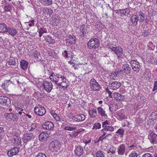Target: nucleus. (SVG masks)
<instances>
[{
	"label": "nucleus",
	"mask_w": 157,
	"mask_h": 157,
	"mask_svg": "<svg viewBox=\"0 0 157 157\" xmlns=\"http://www.w3.org/2000/svg\"><path fill=\"white\" fill-rule=\"evenodd\" d=\"M61 147L60 142L57 140H54L49 144L48 149L52 151H57Z\"/></svg>",
	"instance_id": "nucleus-1"
},
{
	"label": "nucleus",
	"mask_w": 157,
	"mask_h": 157,
	"mask_svg": "<svg viewBox=\"0 0 157 157\" xmlns=\"http://www.w3.org/2000/svg\"><path fill=\"white\" fill-rule=\"evenodd\" d=\"M63 75L59 74H54L52 73L50 76V79L52 82L54 83L57 86L60 84V82L64 77Z\"/></svg>",
	"instance_id": "nucleus-2"
},
{
	"label": "nucleus",
	"mask_w": 157,
	"mask_h": 157,
	"mask_svg": "<svg viewBox=\"0 0 157 157\" xmlns=\"http://www.w3.org/2000/svg\"><path fill=\"white\" fill-rule=\"evenodd\" d=\"M110 47V49L116 55L118 59L122 58L124 54L123 50L121 47L119 46Z\"/></svg>",
	"instance_id": "nucleus-3"
},
{
	"label": "nucleus",
	"mask_w": 157,
	"mask_h": 157,
	"mask_svg": "<svg viewBox=\"0 0 157 157\" xmlns=\"http://www.w3.org/2000/svg\"><path fill=\"white\" fill-rule=\"evenodd\" d=\"M99 45V40L97 38H91L87 43V45L90 48L95 49Z\"/></svg>",
	"instance_id": "nucleus-4"
},
{
	"label": "nucleus",
	"mask_w": 157,
	"mask_h": 157,
	"mask_svg": "<svg viewBox=\"0 0 157 157\" xmlns=\"http://www.w3.org/2000/svg\"><path fill=\"white\" fill-rule=\"evenodd\" d=\"M14 113L15 114H14L12 113H5L4 116L8 120L12 121L13 119V122H17L18 120V118L17 115L18 113H16V111L14 112Z\"/></svg>",
	"instance_id": "nucleus-5"
},
{
	"label": "nucleus",
	"mask_w": 157,
	"mask_h": 157,
	"mask_svg": "<svg viewBox=\"0 0 157 157\" xmlns=\"http://www.w3.org/2000/svg\"><path fill=\"white\" fill-rule=\"evenodd\" d=\"M90 83V88L93 91H99L101 89V86L94 78L91 79Z\"/></svg>",
	"instance_id": "nucleus-6"
},
{
	"label": "nucleus",
	"mask_w": 157,
	"mask_h": 157,
	"mask_svg": "<svg viewBox=\"0 0 157 157\" xmlns=\"http://www.w3.org/2000/svg\"><path fill=\"white\" fill-rule=\"evenodd\" d=\"M34 111L36 115L41 116H43L46 112L45 109L39 105L34 108Z\"/></svg>",
	"instance_id": "nucleus-7"
},
{
	"label": "nucleus",
	"mask_w": 157,
	"mask_h": 157,
	"mask_svg": "<svg viewBox=\"0 0 157 157\" xmlns=\"http://www.w3.org/2000/svg\"><path fill=\"white\" fill-rule=\"evenodd\" d=\"M129 63L133 71L137 72H138L140 69L139 63L135 60H131Z\"/></svg>",
	"instance_id": "nucleus-8"
},
{
	"label": "nucleus",
	"mask_w": 157,
	"mask_h": 157,
	"mask_svg": "<svg viewBox=\"0 0 157 157\" xmlns=\"http://www.w3.org/2000/svg\"><path fill=\"white\" fill-rule=\"evenodd\" d=\"M121 85V83L118 81H111L109 82V89L113 90L119 88Z\"/></svg>",
	"instance_id": "nucleus-9"
},
{
	"label": "nucleus",
	"mask_w": 157,
	"mask_h": 157,
	"mask_svg": "<svg viewBox=\"0 0 157 157\" xmlns=\"http://www.w3.org/2000/svg\"><path fill=\"white\" fill-rule=\"evenodd\" d=\"M0 104L3 105H10L11 104L10 99L5 96H0Z\"/></svg>",
	"instance_id": "nucleus-10"
},
{
	"label": "nucleus",
	"mask_w": 157,
	"mask_h": 157,
	"mask_svg": "<svg viewBox=\"0 0 157 157\" xmlns=\"http://www.w3.org/2000/svg\"><path fill=\"white\" fill-rule=\"evenodd\" d=\"M131 69L128 64H124L122 67L120 72L126 74H131Z\"/></svg>",
	"instance_id": "nucleus-11"
},
{
	"label": "nucleus",
	"mask_w": 157,
	"mask_h": 157,
	"mask_svg": "<svg viewBox=\"0 0 157 157\" xmlns=\"http://www.w3.org/2000/svg\"><path fill=\"white\" fill-rule=\"evenodd\" d=\"M20 148L17 147H14L11 148L7 152L9 157H12L13 156L16 155L19 152Z\"/></svg>",
	"instance_id": "nucleus-12"
},
{
	"label": "nucleus",
	"mask_w": 157,
	"mask_h": 157,
	"mask_svg": "<svg viewBox=\"0 0 157 157\" xmlns=\"http://www.w3.org/2000/svg\"><path fill=\"white\" fill-rule=\"evenodd\" d=\"M43 86L44 89L48 92H50L52 88V85L51 82L44 81Z\"/></svg>",
	"instance_id": "nucleus-13"
},
{
	"label": "nucleus",
	"mask_w": 157,
	"mask_h": 157,
	"mask_svg": "<svg viewBox=\"0 0 157 157\" xmlns=\"http://www.w3.org/2000/svg\"><path fill=\"white\" fill-rule=\"evenodd\" d=\"M34 137L33 134L30 132L25 134L23 138V141L24 143H27L28 141L31 140Z\"/></svg>",
	"instance_id": "nucleus-14"
},
{
	"label": "nucleus",
	"mask_w": 157,
	"mask_h": 157,
	"mask_svg": "<svg viewBox=\"0 0 157 157\" xmlns=\"http://www.w3.org/2000/svg\"><path fill=\"white\" fill-rule=\"evenodd\" d=\"M148 138L151 143L153 144H157V134L152 132L148 135Z\"/></svg>",
	"instance_id": "nucleus-15"
},
{
	"label": "nucleus",
	"mask_w": 157,
	"mask_h": 157,
	"mask_svg": "<svg viewBox=\"0 0 157 157\" xmlns=\"http://www.w3.org/2000/svg\"><path fill=\"white\" fill-rule=\"evenodd\" d=\"M86 118L85 116L82 114L77 115L73 117V120L75 121L81 122L83 121Z\"/></svg>",
	"instance_id": "nucleus-16"
},
{
	"label": "nucleus",
	"mask_w": 157,
	"mask_h": 157,
	"mask_svg": "<svg viewBox=\"0 0 157 157\" xmlns=\"http://www.w3.org/2000/svg\"><path fill=\"white\" fill-rule=\"evenodd\" d=\"M44 128L48 130H52L54 128L53 124L50 121L45 122L42 125Z\"/></svg>",
	"instance_id": "nucleus-17"
},
{
	"label": "nucleus",
	"mask_w": 157,
	"mask_h": 157,
	"mask_svg": "<svg viewBox=\"0 0 157 157\" xmlns=\"http://www.w3.org/2000/svg\"><path fill=\"white\" fill-rule=\"evenodd\" d=\"M117 149L118 154L119 155H123L125 151V145L122 144L118 147Z\"/></svg>",
	"instance_id": "nucleus-18"
},
{
	"label": "nucleus",
	"mask_w": 157,
	"mask_h": 157,
	"mask_svg": "<svg viewBox=\"0 0 157 157\" xmlns=\"http://www.w3.org/2000/svg\"><path fill=\"white\" fill-rule=\"evenodd\" d=\"M83 148L80 146L76 147L75 152V154L78 156H80L83 154Z\"/></svg>",
	"instance_id": "nucleus-19"
},
{
	"label": "nucleus",
	"mask_w": 157,
	"mask_h": 157,
	"mask_svg": "<svg viewBox=\"0 0 157 157\" xmlns=\"http://www.w3.org/2000/svg\"><path fill=\"white\" fill-rule=\"evenodd\" d=\"M11 136L13 140L14 143L16 145L18 146L21 144V140L20 137L15 135H13Z\"/></svg>",
	"instance_id": "nucleus-20"
},
{
	"label": "nucleus",
	"mask_w": 157,
	"mask_h": 157,
	"mask_svg": "<svg viewBox=\"0 0 157 157\" xmlns=\"http://www.w3.org/2000/svg\"><path fill=\"white\" fill-rule=\"evenodd\" d=\"M66 41L67 43L75 44L76 43V40L74 36L69 35L67 38Z\"/></svg>",
	"instance_id": "nucleus-21"
},
{
	"label": "nucleus",
	"mask_w": 157,
	"mask_h": 157,
	"mask_svg": "<svg viewBox=\"0 0 157 157\" xmlns=\"http://www.w3.org/2000/svg\"><path fill=\"white\" fill-rule=\"evenodd\" d=\"M48 137V135L46 132H42L39 136V140L41 141H43Z\"/></svg>",
	"instance_id": "nucleus-22"
},
{
	"label": "nucleus",
	"mask_w": 157,
	"mask_h": 157,
	"mask_svg": "<svg viewBox=\"0 0 157 157\" xmlns=\"http://www.w3.org/2000/svg\"><path fill=\"white\" fill-rule=\"evenodd\" d=\"M63 78L62 80H63L62 82H61V81L60 84H58V86L62 87L64 89L66 88L68 86L67 80L65 77Z\"/></svg>",
	"instance_id": "nucleus-23"
},
{
	"label": "nucleus",
	"mask_w": 157,
	"mask_h": 157,
	"mask_svg": "<svg viewBox=\"0 0 157 157\" xmlns=\"http://www.w3.org/2000/svg\"><path fill=\"white\" fill-rule=\"evenodd\" d=\"M6 32H8L9 34L12 36H14L17 33V31L14 28L8 27L6 30Z\"/></svg>",
	"instance_id": "nucleus-24"
},
{
	"label": "nucleus",
	"mask_w": 157,
	"mask_h": 157,
	"mask_svg": "<svg viewBox=\"0 0 157 157\" xmlns=\"http://www.w3.org/2000/svg\"><path fill=\"white\" fill-rule=\"evenodd\" d=\"M130 21L133 25H136L138 21V17L136 15H133L130 18Z\"/></svg>",
	"instance_id": "nucleus-25"
},
{
	"label": "nucleus",
	"mask_w": 157,
	"mask_h": 157,
	"mask_svg": "<svg viewBox=\"0 0 157 157\" xmlns=\"http://www.w3.org/2000/svg\"><path fill=\"white\" fill-rule=\"evenodd\" d=\"M7 28L5 24L0 23V33H5L6 32Z\"/></svg>",
	"instance_id": "nucleus-26"
},
{
	"label": "nucleus",
	"mask_w": 157,
	"mask_h": 157,
	"mask_svg": "<svg viewBox=\"0 0 157 157\" xmlns=\"http://www.w3.org/2000/svg\"><path fill=\"white\" fill-rule=\"evenodd\" d=\"M40 2L45 6H50L52 4V0H40Z\"/></svg>",
	"instance_id": "nucleus-27"
},
{
	"label": "nucleus",
	"mask_w": 157,
	"mask_h": 157,
	"mask_svg": "<svg viewBox=\"0 0 157 157\" xmlns=\"http://www.w3.org/2000/svg\"><path fill=\"white\" fill-rule=\"evenodd\" d=\"M98 112L101 116L106 117H107V115L105 113V111L101 107H98L97 109Z\"/></svg>",
	"instance_id": "nucleus-28"
},
{
	"label": "nucleus",
	"mask_w": 157,
	"mask_h": 157,
	"mask_svg": "<svg viewBox=\"0 0 157 157\" xmlns=\"http://www.w3.org/2000/svg\"><path fill=\"white\" fill-rule=\"evenodd\" d=\"M20 65L23 70H26L28 66V63L25 60H21L20 62Z\"/></svg>",
	"instance_id": "nucleus-29"
},
{
	"label": "nucleus",
	"mask_w": 157,
	"mask_h": 157,
	"mask_svg": "<svg viewBox=\"0 0 157 157\" xmlns=\"http://www.w3.org/2000/svg\"><path fill=\"white\" fill-rule=\"evenodd\" d=\"M86 27L85 25H82L80 27V32L82 33L81 35H82L84 36L86 34Z\"/></svg>",
	"instance_id": "nucleus-30"
},
{
	"label": "nucleus",
	"mask_w": 157,
	"mask_h": 157,
	"mask_svg": "<svg viewBox=\"0 0 157 157\" xmlns=\"http://www.w3.org/2000/svg\"><path fill=\"white\" fill-rule=\"evenodd\" d=\"M119 10L120 11L119 12H121V14H123L125 15H126L127 14H129L130 10L129 8H126L125 9L120 10Z\"/></svg>",
	"instance_id": "nucleus-31"
},
{
	"label": "nucleus",
	"mask_w": 157,
	"mask_h": 157,
	"mask_svg": "<svg viewBox=\"0 0 157 157\" xmlns=\"http://www.w3.org/2000/svg\"><path fill=\"white\" fill-rule=\"evenodd\" d=\"M89 113L90 117H95L97 115V111L96 109H94L89 111Z\"/></svg>",
	"instance_id": "nucleus-32"
},
{
	"label": "nucleus",
	"mask_w": 157,
	"mask_h": 157,
	"mask_svg": "<svg viewBox=\"0 0 157 157\" xmlns=\"http://www.w3.org/2000/svg\"><path fill=\"white\" fill-rule=\"evenodd\" d=\"M117 106L116 104H114L113 105L111 104L109 106V109L110 111L114 112L117 109Z\"/></svg>",
	"instance_id": "nucleus-33"
},
{
	"label": "nucleus",
	"mask_w": 157,
	"mask_h": 157,
	"mask_svg": "<svg viewBox=\"0 0 157 157\" xmlns=\"http://www.w3.org/2000/svg\"><path fill=\"white\" fill-rule=\"evenodd\" d=\"M117 117L119 120L121 121L124 119H126V116L121 112H119L117 113Z\"/></svg>",
	"instance_id": "nucleus-34"
},
{
	"label": "nucleus",
	"mask_w": 157,
	"mask_h": 157,
	"mask_svg": "<svg viewBox=\"0 0 157 157\" xmlns=\"http://www.w3.org/2000/svg\"><path fill=\"white\" fill-rule=\"evenodd\" d=\"M150 117L152 120H157V112L155 111L152 112Z\"/></svg>",
	"instance_id": "nucleus-35"
},
{
	"label": "nucleus",
	"mask_w": 157,
	"mask_h": 157,
	"mask_svg": "<svg viewBox=\"0 0 157 157\" xmlns=\"http://www.w3.org/2000/svg\"><path fill=\"white\" fill-rule=\"evenodd\" d=\"M105 155L104 152L101 151H98L96 153V157H104Z\"/></svg>",
	"instance_id": "nucleus-36"
},
{
	"label": "nucleus",
	"mask_w": 157,
	"mask_h": 157,
	"mask_svg": "<svg viewBox=\"0 0 157 157\" xmlns=\"http://www.w3.org/2000/svg\"><path fill=\"white\" fill-rule=\"evenodd\" d=\"M47 30L45 29L44 28H41L40 29H39V36H41L43 33H47Z\"/></svg>",
	"instance_id": "nucleus-37"
},
{
	"label": "nucleus",
	"mask_w": 157,
	"mask_h": 157,
	"mask_svg": "<svg viewBox=\"0 0 157 157\" xmlns=\"http://www.w3.org/2000/svg\"><path fill=\"white\" fill-rule=\"evenodd\" d=\"M117 77V74L115 72L111 73L109 75L110 78L112 80L116 79Z\"/></svg>",
	"instance_id": "nucleus-38"
},
{
	"label": "nucleus",
	"mask_w": 157,
	"mask_h": 157,
	"mask_svg": "<svg viewBox=\"0 0 157 157\" xmlns=\"http://www.w3.org/2000/svg\"><path fill=\"white\" fill-rule=\"evenodd\" d=\"M101 128V124L99 123H96L94 124L92 129H100Z\"/></svg>",
	"instance_id": "nucleus-39"
},
{
	"label": "nucleus",
	"mask_w": 157,
	"mask_h": 157,
	"mask_svg": "<svg viewBox=\"0 0 157 157\" xmlns=\"http://www.w3.org/2000/svg\"><path fill=\"white\" fill-rule=\"evenodd\" d=\"M33 56L36 58L38 59H40V54L39 52L37 51H35L33 53Z\"/></svg>",
	"instance_id": "nucleus-40"
},
{
	"label": "nucleus",
	"mask_w": 157,
	"mask_h": 157,
	"mask_svg": "<svg viewBox=\"0 0 157 157\" xmlns=\"http://www.w3.org/2000/svg\"><path fill=\"white\" fill-rule=\"evenodd\" d=\"M104 130H105L106 131H109L110 132H113L114 130V128L112 126H110L109 125L106 127L105 128H104Z\"/></svg>",
	"instance_id": "nucleus-41"
},
{
	"label": "nucleus",
	"mask_w": 157,
	"mask_h": 157,
	"mask_svg": "<svg viewBox=\"0 0 157 157\" xmlns=\"http://www.w3.org/2000/svg\"><path fill=\"white\" fill-rule=\"evenodd\" d=\"M110 123L107 120H106L102 123V127L104 128H105L106 127L109 125Z\"/></svg>",
	"instance_id": "nucleus-42"
},
{
	"label": "nucleus",
	"mask_w": 157,
	"mask_h": 157,
	"mask_svg": "<svg viewBox=\"0 0 157 157\" xmlns=\"http://www.w3.org/2000/svg\"><path fill=\"white\" fill-rule=\"evenodd\" d=\"M107 152L108 153L111 152L112 154H114L116 152V149L114 147H112L109 148Z\"/></svg>",
	"instance_id": "nucleus-43"
},
{
	"label": "nucleus",
	"mask_w": 157,
	"mask_h": 157,
	"mask_svg": "<svg viewBox=\"0 0 157 157\" xmlns=\"http://www.w3.org/2000/svg\"><path fill=\"white\" fill-rule=\"evenodd\" d=\"M75 127H72L71 126H66L64 127V129L65 130L68 131H73L76 129Z\"/></svg>",
	"instance_id": "nucleus-44"
},
{
	"label": "nucleus",
	"mask_w": 157,
	"mask_h": 157,
	"mask_svg": "<svg viewBox=\"0 0 157 157\" xmlns=\"http://www.w3.org/2000/svg\"><path fill=\"white\" fill-rule=\"evenodd\" d=\"M4 9L6 11H9L12 9V7L10 5H6L4 7Z\"/></svg>",
	"instance_id": "nucleus-45"
},
{
	"label": "nucleus",
	"mask_w": 157,
	"mask_h": 157,
	"mask_svg": "<svg viewBox=\"0 0 157 157\" xmlns=\"http://www.w3.org/2000/svg\"><path fill=\"white\" fill-rule=\"evenodd\" d=\"M124 130L123 128H120L116 132V133L121 135L122 136L124 135Z\"/></svg>",
	"instance_id": "nucleus-46"
},
{
	"label": "nucleus",
	"mask_w": 157,
	"mask_h": 157,
	"mask_svg": "<svg viewBox=\"0 0 157 157\" xmlns=\"http://www.w3.org/2000/svg\"><path fill=\"white\" fill-rule=\"evenodd\" d=\"M119 96H120V94L117 92H115L112 95L113 97L117 100L118 99V97H119Z\"/></svg>",
	"instance_id": "nucleus-47"
},
{
	"label": "nucleus",
	"mask_w": 157,
	"mask_h": 157,
	"mask_svg": "<svg viewBox=\"0 0 157 157\" xmlns=\"http://www.w3.org/2000/svg\"><path fill=\"white\" fill-rule=\"evenodd\" d=\"M140 18V21L141 22H143L144 21V17L143 15L142 14V12H140L138 14H137Z\"/></svg>",
	"instance_id": "nucleus-48"
},
{
	"label": "nucleus",
	"mask_w": 157,
	"mask_h": 157,
	"mask_svg": "<svg viewBox=\"0 0 157 157\" xmlns=\"http://www.w3.org/2000/svg\"><path fill=\"white\" fill-rule=\"evenodd\" d=\"M97 27L98 29L99 30H101L104 27V25L102 24L99 23L98 25H97Z\"/></svg>",
	"instance_id": "nucleus-49"
},
{
	"label": "nucleus",
	"mask_w": 157,
	"mask_h": 157,
	"mask_svg": "<svg viewBox=\"0 0 157 157\" xmlns=\"http://www.w3.org/2000/svg\"><path fill=\"white\" fill-rule=\"evenodd\" d=\"M8 86V84L7 82L6 83H3L2 85V87L3 89L6 91H8L7 90V87Z\"/></svg>",
	"instance_id": "nucleus-50"
},
{
	"label": "nucleus",
	"mask_w": 157,
	"mask_h": 157,
	"mask_svg": "<svg viewBox=\"0 0 157 157\" xmlns=\"http://www.w3.org/2000/svg\"><path fill=\"white\" fill-rule=\"evenodd\" d=\"M138 154L135 151H133L130 154L129 157H137Z\"/></svg>",
	"instance_id": "nucleus-51"
},
{
	"label": "nucleus",
	"mask_w": 157,
	"mask_h": 157,
	"mask_svg": "<svg viewBox=\"0 0 157 157\" xmlns=\"http://www.w3.org/2000/svg\"><path fill=\"white\" fill-rule=\"evenodd\" d=\"M16 63L15 60L14 59H10L9 62V64L10 65H14Z\"/></svg>",
	"instance_id": "nucleus-52"
},
{
	"label": "nucleus",
	"mask_w": 157,
	"mask_h": 157,
	"mask_svg": "<svg viewBox=\"0 0 157 157\" xmlns=\"http://www.w3.org/2000/svg\"><path fill=\"white\" fill-rule=\"evenodd\" d=\"M35 157H47L46 155L43 153H40L38 154Z\"/></svg>",
	"instance_id": "nucleus-53"
},
{
	"label": "nucleus",
	"mask_w": 157,
	"mask_h": 157,
	"mask_svg": "<svg viewBox=\"0 0 157 157\" xmlns=\"http://www.w3.org/2000/svg\"><path fill=\"white\" fill-rule=\"evenodd\" d=\"M106 134V131L104 129H102L101 130V136H104Z\"/></svg>",
	"instance_id": "nucleus-54"
},
{
	"label": "nucleus",
	"mask_w": 157,
	"mask_h": 157,
	"mask_svg": "<svg viewBox=\"0 0 157 157\" xmlns=\"http://www.w3.org/2000/svg\"><path fill=\"white\" fill-rule=\"evenodd\" d=\"M125 96L124 95H121L120 94V96H119V97H118V101H122L124 99Z\"/></svg>",
	"instance_id": "nucleus-55"
},
{
	"label": "nucleus",
	"mask_w": 157,
	"mask_h": 157,
	"mask_svg": "<svg viewBox=\"0 0 157 157\" xmlns=\"http://www.w3.org/2000/svg\"><path fill=\"white\" fill-rule=\"evenodd\" d=\"M155 90H157V81L155 82L154 84V87L152 90L153 91Z\"/></svg>",
	"instance_id": "nucleus-56"
},
{
	"label": "nucleus",
	"mask_w": 157,
	"mask_h": 157,
	"mask_svg": "<svg viewBox=\"0 0 157 157\" xmlns=\"http://www.w3.org/2000/svg\"><path fill=\"white\" fill-rule=\"evenodd\" d=\"M105 91L106 93H108L109 94V97H110L112 98V92L109 90L108 88H106L105 89Z\"/></svg>",
	"instance_id": "nucleus-57"
},
{
	"label": "nucleus",
	"mask_w": 157,
	"mask_h": 157,
	"mask_svg": "<svg viewBox=\"0 0 157 157\" xmlns=\"http://www.w3.org/2000/svg\"><path fill=\"white\" fill-rule=\"evenodd\" d=\"M142 157H153V156L151 154L149 153H147L144 155Z\"/></svg>",
	"instance_id": "nucleus-58"
},
{
	"label": "nucleus",
	"mask_w": 157,
	"mask_h": 157,
	"mask_svg": "<svg viewBox=\"0 0 157 157\" xmlns=\"http://www.w3.org/2000/svg\"><path fill=\"white\" fill-rule=\"evenodd\" d=\"M53 117L57 121H59L60 120V117L59 116H57V114H56V115H55L54 117Z\"/></svg>",
	"instance_id": "nucleus-59"
},
{
	"label": "nucleus",
	"mask_w": 157,
	"mask_h": 157,
	"mask_svg": "<svg viewBox=\"0 0 157 157\" xmlns=\"http://www.w3.org/2000/svg\"><path fill=\"white\" fill-rule=\"evenodd\" d=\"M30 22H31V23L29 24V26H34L35 25L34 23V20H31Z\"/></svg>",
	"instance_id": "nucleus-60"
},
{
	"label": "nucleus",
	"mask_w": 157,
	"mask_h": 157,
	"mask_svg": "<svg viewBox=\"0 0 157 157\" xmlns=\"http://www.w3.org/2000/svg\"><path fill=\"white\" fill-rule=\"evenodd\" d=\"M72 67H73L75 70H77L78 68V65L77 64L75 63V64L72 66Z\"/></svg>",
	"instance_id": "nucleus-61"
},
{
	"label": "nucleus",
	"mask_w": 157,
	"mask_h": 157,
	"mask_svg": "<svg viewBox=\"0 0 157 157\" xmlns=\"http://www.w3.org/2000/svg\"><path fill=\"white\" fill-rule=\"evenodd\" d=\"M63 56L65 57L66 58H67L68 56L67 55V51L65 50L64 51V52L63 53Z\"/></svg>",
	"instance_id": "nucleus-62"
},
{
	"label": "nucleus",
	"mask_w": 157,
	"mask_h": 157,
	"mask_svg": "<svg viewBox=\"0 0 157 157\" xmlns=\"http://www.w3.org/2000/svg\"><path fill=\"white\" fill-rule=\"evenodd\" d=\"M128 147L132 148V149L134 150L136 149L137 148L136 147V145L134 144H132V145L128 146Z\"/></svg>",
	"instance_id": "nucleus-63"
},
{
	"label": "nucleus",
	"mask_w": 157,
	"mask_h": 157,
	"mask_svg": "<svg viewBox=\"0 0 157 157\" xmlns=\"http://www.w3.org/2000/svg\"><path fill=\"white\" fill-rule=\"evenodd\" d=\"M21 111L18 112V114L20 115H22V116H24L25 113L24 112H22L21 111H23V109H21Z\"/></svg>",
	"instance_id": "nucleus-64"
}]
</instances>
